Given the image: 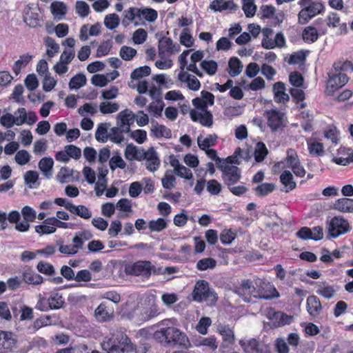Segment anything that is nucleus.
Masks as SVG:
<instances>
[{
    "label": "nucleus",
    "mask_w": 353,
    "mask_h": 353,
    "mask_svg": "<svg viewBox=\"0 0 353 353\" xmlns=\"http://www.w3.org/2000/svg\"><path fill=\"white\" fill-rule=\"evenodd\" d=\"M50 8L52 14L55 17L60 16L59 19L65 16L67 12L66 5L61 1L52 2Z\"/></svg>",
    "instance_id": "c756f323"
},
{
    "label": "nucleus",
    "mask_w": 353,
    "mask_h": 353,
    "mask_svg": "<svg viewBox=\"0 0 353 353\" xmlns=\"http://www.w3.org/2000/svg\"><path fill=\"white\" fill-rule=\"evenodd\" d=\"M329 80L327 82V90L329 92L333 93L339 88L343 86L348 81V77L343 73H328Z\"/></svg>",
    "instance_id": "9b49d317"
},
{
    "label": "nucleus",
    "mask_w": 353,
    "mask_h": 353,
    "mask_svg": "<svg viewBox=\"0 0 353 353\" xmlns=\"http://www.w3.org/2000/svg\"><path fill=\"white\" fill-rule=\"evenodd\" d=\"M334 208L343 212H353V199H339L334 203Z\"/></svg>",
    "instance_id": "a878e982"
},
{
    "label": "nucleus",
    "mask_w": 353,
    "mask_h": 353,
    "mask_svg": "<svg viewBox=\"0 0 353 353\" xmlns=\"http://www.w3.org/2000/svg\"><path fill=\"white\" fill-rule=\"evenodd\" d=\"M96 317L101 321H105L110 316V312L107 310L105 303H101L94 311Z\"/></svg>",
    "instance_id": "c03bdc74"
},
{
    "label": "nucleus",
    "mask_w": 353,
    "mask_h": 353,
    "mask_svg": "<svg viewBox=\"0 0 353 353\" xmlns=\"http://www.w3.org/2000/svg\"><path fill=\"white\" fill-rule=\"evenodd\" d=\"M37 268L39 272L46 275H53L55 273L53 265L44 261L39 262Z\"/></svg>",
    "instance_id": "864d4df0"
},
{
    "label": "nucleus",
    "mask_w": 353,
    "mask_h": 353,
    "mask_svg": "<svg viewBox=\"0 0 353 353\" xmlns=\"http://www.w3.org/2000/svg\"><path fill=\"white\" fill-rule=\"evenodd\" d=\"M280 181L285 186V192H288L294 190L296 186V182L294 181L293 176L289 170H284L280 175Z\"/></svg>",
    "instance_id": "4be33fe9"
},
{
    "label": "nucleus",
    "mask_w": 353,
    "mask_h": 353,
    "mask_svg": "<svg viewBox=\"0 0 353 353\" xmlns=\"http://www.w3.org/2000/svg\"><path fill=\"white\" fill-rule=\"evenodd\" d=\"M101 347L103 350L108 353L128 351L132 348L130 340L123 334H121L120 339H119V336L117 337L112 336L108 341H104L101 343Z\"/></svg>",
    "instance_id": "20e7f679"
},
{
    "label": "nucleus",
    "mask_w": 353,
    "mask_h": 353,
    "mask_svg": "<svg viewBox=\"0 0 353 353\" xmlns=\"http://www.w3.org/2000/svg\"><path fill=\"white\" fill-rule=\"evenodd\" d=\"M236 234L230 230H224L220 235V240L223 244H230L235 239Z\"/></svg>",
    "instance_id": "338daca9"
},
{
    "label": "nucleus",
    "mask_w": 353,
    "mask_h": 353,
    "mask_svg": "<svg viewBox=\"0 0 353 353\" xmlns=\"http://www.w3.org/2000/svg\"><path fill=\"white\" fill-rule=\"evenodd\" d=\"M234 292L239 296L243 297L245 302L251 301V296L256 299H262L270 300L274 297H279V292L275 288H273L272 294H268L265 292L256 290L254 286L252 281L250 279H244L241 281L240 286L236 287Z\"/></svg>",
    "instance_id": "f03ea898"
},
{
    "label": "nucleus",
    "mask_w": 353,
    "mask_h": 353,
    "mask_svg": "<svg viewBox=\"0 0 353 353\" xmlns=\"http://www.w3.org/2000/svg\"><path fill=\"white\" fill-rule=\"evenodd\" d=\"M216 265V261L212 258H204L196 263V269L200 271L214 269Z\"/></svg>",
    "instance_id": "c9c22d12"
},
{
    "label": "nucleus",
    "mask_w": 353,
    "mask_h": 353,
    "mask_svg": "<svg viewBox=\"0 0 353 353\" xmlns=\"http://www.w3.org/2000/svg\"><path fill=\"white\" fill-rule=\"evenodd\" d=\"M307 311L310 315L316 316L322 310L319 299L314 295L309 296L306 301Z\"/></svg>",
    "instance_id": "6ab92c4d"
},
{
    "label": "nucleus",
    "mask_w": 353,
    "mask_h": 353,
    "mask_svg": "<svg viewBox=\"0 0 353 353\" xmlns=\"http://www.w3.org/2000/svg\"><path fill=\"white\" fill-rule=\"evenodd\" d=\"M57 85V81L50 76V74H46L43 81V89L45 92L51 91Z\"/></svg>",
    "instance_id": "680f3d73"
},
{
    "label": "nucleus",
    "mask_w": 353,
    "mask_h": 353,
    "mask_svg": "<svg viewBox=\"0 0 353 353\" xmlns=\"http://www.w3.org/2000/svg\"><path fill=\"white\" fill-rule=\"evenodd\" d=\"M139 21L144 19L149 23L154 22L158 17V12L156 10L150 8H138Z\"/></svg>",
    "instance_id": "412c9836"
},
{
    "label": "nucleus",
    "mask_w": 353,
    "mask_h": 353,
    "mask_svg": "<svg viewBox=\"0 0 353 353\" xmlns=\"http://www.w3.org/2000/svg\"><path fill=\"white\" fill-rule=\"evenodd\" d=\"M212 320L210 317L203 316L201 318L196 326V331L201 334H206L208 328L211 325Z\"/></svg>",
    "instance_id": "09e8293b"
},
{
    "label": "nucleus",
    "mask_w": 353,
    "mask_h": 353,
    "mask_svg": "<svg viewBox=\"0 0 353 353\" xmlns=\"http://www.w3.org/2000/svg\"><path fill=\"white\" fill-rule=\"evenodd\" d=\"M86 77L83 73H79L71 78L69 82L70 89H79L86 83Z\"/></svg>",
    "instance_id": "7c9ffc66"
},
{
    "label": "nucleus",
    "mask_w": 353,
    "mask_h": 353,
    "mask_svg": "<svg viewBox=\"0 0 353 353\" xmlns=\"http://www.w3.org/2000/svg\"><path fill=\"white\" fill-rule=\"evenodd\" d=\"M17 125H21L26 121L27 111L24 108H18L14 113Z\"/></svg>",
    "instance_id": "13d9d810"
},
{
    "label": "nucleus",
    "mask_w": 353,
    "mask_h": 353,
    "mask_svg": "<svg viewBox=\"0 0 353 353\" xmlns=\"http://www.w3.org/2000/svg\"><path fill=\"white\" fill-rule=\"evenodd\" d=\"M77 12L81 17H85L89 14L90 7L87 3L82 1H79L76 3Z\"/></svg>",
    "instance_id": "774afa93"
},
{
    "label": "nucleus",
    "mask_w": 353,
    "mask_h": 353,
    "mask_svg": "<svg viewBox=\"0 0 353 353\" xmlns=\"http://www.w3.org/2000/svg\"><path fill=\"white\" fill-rule=\"evenodd\" d=\"M192 299L197 302H207L208 305H214L217 301L215 292L209 287L206 281L201 280L196 283L192 293Z\"/></svg>",
    "instance_id": "7ed1b4c3"
},
{
    "label": "nucleus",
    "mask_w": 353,
    "mask_h": 353,
    "mask_svg": "<svg viewBox=\"0 0 353 353\" xmlns=\"http://www.w3.org/2000/svg\"><path fill=\"white\" fill-rule=\"evenodd\" d=\"M276 188V185L272 183H263L257 185L254 188L256 195L258 196H265L272 192Z\"/></svg>",
    "instance_id": "c85d7f7f"
},
{
    "label": "nucleus",
    "mask_w": 353,
    "mask_h": 353,
    "mask_svg": "<svg viewBox=\"0 0 353 353\" xmlns=\"http://www.w3.org/2000/svg\"><path fill=\"white\" fill-rule=\"evenodd\" d=\"M119 109L117 103L102 102L99 105V110L103 114L116 112Z\"/></svg>",
    "instance_id": "a18cd8bd"
},
{
    "label": "nucleus",
    "mask_w": 353,
    "mask_h": 353,
    "mask_svg": "<svg viewBox=\"0 0 353 353\" xmlns=\"http://www.w3.org/2000/svg\"><path fill=\"white\" fill-rule=\"evenodd\" d=\"M112 48V43L110 40L103 41L97 50L96 57H101L109 53Z\"/></svg>",
    "instance_id": "e2e57ef3"
},
{
    "label": "nucleus",
    "mask_w": 353,
    "mask_h": 353,
    "mask_svg": "<svg viewBox=\"0 0 353 353\" xmlns=\"http://www.w3.org/2000/svg\"><path fill=\"white\" fill-rule=\"evenodd\" d=\"M135 114L130 110L125 109L117 116V125L121 131L128 133L130 131V125L134 123Z\"/></svg>",
    "instance_id": "9d476101"
},
{
    "label": "nucleus",
    "mask_w": 353,
    "mask_h": 353,
    "mask_svg": "<svg viewBox=\"0 0 353 353\" xmlns=\"http://www.w3.org/2000/svg\"><path fill=\"white\" fill-rule=\"evenodd\" d=\"M239 345L245 353H263L259 342L256 339H241L239 341Z\"/></svg>",
    "instance_id": "a211bd4d"
},
{
    "label": "nucleus",
    "mask_w": 353,
    "mask_h": 353,
    "mask_svg": "<svg viewBox=\"0 0 353 353\" xmlns=\"http://www.w3.org/2000/svg\"><path fill=\"white\" fill-rule=\"evenodd\" d=\"M119 17L114 13L106 15L104 19V25L109 30L116 28L119 26Z\"/></svg>",
    "instance_id": "49530a36"
},
{
    "label": "nucleus",
    "mask_w": 353,
    "mask_h": 353,
    "mask_svg": "<svg viewBox=\"0 0 353 353\" xmlns=\"http://www.w3.org/2000/svg\"><path fill=\"white\" fill-rule=\"evenodd\" d=\"M39 8H31L28 7L25 10L23 21L30 28L40 26V14Z\"/></svg>",
    "instance_id": "ddd939ff"
},
{
    "label": "nucleus",
    "mask_w": 353,
    "mask_h": 353,
    "mask_svg": "<svg viewBox=\"0 0 353 353\" xmlns=\"http://www.w3.org/2000/svg\"><path fill=\"white\" fill-rule=\"evenodd\" d=\"M152 265L148 261H138L125 265L124 272L127 275L149 278L151 275Z\"/></svg>",
    "instance_id": "39448f33"
},
{
    "label": "nucleus",
    "mask_w": 353,
    "mask_h": 353,
    "mask_svg": "<svg viewBox=\"0 0 353 353\" xmlns=\"http://www.w3.org/2000/svg\"><path fill=\"white\" fill-rule=\"evenodd\" d=\"M46 346L47 343L46 340L43 338L37 337L29 342L28 345L26 347V351L33 349H35L36 351H41L43 349L46 348Z\"/></svg>",
    "instance_id": "a19ab883"
},
{
    "label": "nucleus",
    "mask_w": 353,
    "mask_h": 353,
    "mask_svg": "<svg viewBox=\"0 0 353 353\" xmlns=\"http://www.w3.org/2000/svg\"><path fill=\"white\" fill-rule=\"evenodd\" d=\"M107 125H110V124L107 123H100L98 125L95 132V138L99 142L105 143L108 141V132Z\"/></svg>",
    "instance_id": "58836bf2"
},
{
    "label": "nucleus",
    "mask_w": 353,
    "mask_h": 353,
    "mask_svg": "<svg viewBox=\"0 0 353 353\" xmlns=\"http://www.w3.org/2000/svg\"><path fill=\"white\" fill-rule=\"evenodd\" d=\"M17 348V339L10 332L0 330V353L14 352Z\"/></svg>",
    "instance_id": "1a4fd4ad"
},
{
    "label": "nucleus",
    "mask_w": 353,
    "mask_h": 353,
    "mask_svg": "<svg viewBox=\"0 0 353 353\" xmlns=\"http://www.w3.org/2000/svg\"><path fill=\"white\" fill-rule=\"evenodd\" d=\"M145 160V167L150 172H155L160 165V159L153 147L148 150V154Z\"/></svg>",
    "instance_id": "2eb2a0df"
},
{
    "label": "nucleus",
    "mask_w": 353,
    "mask_h": 353,
    "mask_svg": "<svg viewBox=\"0 0 353 353\" xmlns=\"http://www.w3.org/2000/svg\"><path fill=\"white\" fill-rule=\"evenodd\" d=\"M241 177L240 168L233 165L227 168L224 172L222 173V178L227 186L234 185L240 180Z\"/></svg>",
    "instance_id": "f8f14e48"
},
{
    "label": "nucleus",
    "mask_w": 353,
    "mask_h": 353,
    "mask_svg": "<svg viewBox=\"0 0 353 353\" xmlns=\"http://www.w3.org/2000/svg\"><path fill=\"white\" fill-rule=\"evenodd\" d=\"M152 132L157 138L165 137L169 139L172 137L170 129L163 125L159 124L157 122H155L154 124L153 123Z\"/></svg>",
    "instance_id": "cd10ccee"
},
{
    "label": "nucleus",
    "mask_w": 353,
    "mask_h": 353,
    "mask_svg": "<svg viewBox=\"0 0 353 353\" xmlns=\"http://www.w3.org/2000/svg\"><path fill=\"white\" fill-rule=\"evenodd\" d=\"M137 50L130 46H123L119 52L120 57L125 61L132 60L137 54Z\"/></svg>",
    "instance_id": "de8ad7c7"
},
{
    "label": "nucleus",
    "mask_w": 353,
    "mask_h": 353,
    "mask_svg": "<svg viewBox=\"0 0 353 353\" xmlns=\"http://www.w3.org/2000/svg\"><path fill=\"white\" fill-rule=\"evenodd\" d=\"M327 230L330 237L336 238L350 230L349 223L343 217L334 216L330 221Z\"/></svg>",
    "instance_id": "0eeeda50"
},
{
    "label": "nucleus",
    "mask_w": 353,
    "mask_h": 353,
    "mask_svg": "<svg viewBox=\"0 0 353 353\" xmlns=\"http://www.w3.org/2000/svg\"><path fill=\"white\" fill-rule=\"evenodd\" d=\"M73 172H74L73 170L66 167H63L58 172L57 179L60 183H63L68 178L72 176Z\"/></svg>",
    "instance_id": "69168bd1"
},
{
    "label": "nucleus",
    "mask_w": 353,
    "mask_h": 353,
    "mask_svg": "<svg viewBox=\"0 0 353 353\" xmlns=\"http://www.w3.org/2000/svg\"><path fill=\"white\" fill-rule=\"evenodd\" d=\"M243 10L247 17H252L255 14L256 6L254 3V0H242Z\"/></svg>",
    "instance_id": "8fccbe9b"
},
{
    "label": "nucleus",
    "mask_w": 353,
    "mask_h": 353,
    "mask_svg": "<svg viewBox=\"0 0 353 353\" xmlns=\"http://www.w3.org/2000/svg\"><path fill=\"white\" fill-rule=\"evenodd\" d=\"M109 165L112 170H114L117 168L120 169H124L126 166V163L123 161L122 157L119 154H118L113 156L110 159Z\"/></svg>",
    "instance_id": "3c124183"
},
{
    "label": "nucleus",
    "mask_w": 353,
    "mask_h": 353,
    "mask_svg": "<svg viewBox=\"0 0 353 353\" xmlns=\"http://www.w3.org/2000/svg\"><path fill=\"white\" fill-rule=\"evenodd\" d=\"M218 137L213 134H209L203 141L201 140V136H199L197 138L198 145L201 150H206L210 146L214 145Z\"/></svg>",
    "instance_id": "2f4dec72"
},
{
    "label": "nucleus",
    "mask_w": 353,
    "mask_h": 353,
    "mask_svg": "<svg viewBox=\"0 0 353 353\" xmlns=\"http://www.w3.org/2000/svg\"><path fill=\"white\" fill-rule=\"evenodd\" d=\"M324 5L320 1H315L305 9H301L298 14V21L300 24L307 23L311 19L322 12Z\"/></svg>",
    "instance_id": "6e6552de"
},
{
    "label": "nucleus",
    "mask_w": 353,
    "mask_h": 353,
    "mask_svg": "<svg viewBox=\"0 0 353 353\" xmlns=\"http://www.w3.org/2000/svg\"><path fill=\"white\" fill-rule=\"evenodd\" d=\"M268 153L265 145L263 142H258L254 150V158L256 162H261L264 160Z\"/></svg>",
    "instance_id": "e433bc0d"
},
{
    "label": "nucleus",
    "mask_w": 353,
    "mask_h": 353,
    "mask_svg": "<svg viewBox=\"0 0 353 353\" xmlns=\"http://www.w3.org/2000/svg\"><path fill=\"white\" fill-rule=\"evenodd\" d=\"M14 115L10 113H6L0 117V123L6 128H10L16 125Z\"/></svg>",
    "instance_id": "bf43d9fd"
},
{
    "label": "nucleus",
    "mask_w": 353,
    "mask_h": 353,
    "mask_svg": "<svg viewBox=\"0 0 353 353\" xmlns=\"http://www.w3.org/2000/svg\"><path fill=\"white\" fill-rule=\"evenodd\" d=\"M217 330L222 336L223 343L226 345H232L234 343L235 336L234 331L228 325L220 324L218 325Z\"/></svg>",
    "instance_id": "aec40b11"
},
{
    "label": "nucleus",
    "mask_w": 353,
    "mask_h": 353,
    "mask_svg": "<svg viewBox=\"0 0 353 353\" xmlns=\"http://www.w3.org/2000/svg\"><path fill=\"white\" fill-rule=\"evenodd\" d=\"M147 37V32L143 28H139L134 32L132 39L134 43L141 44L145 41Z\"/></svg>",
    "instance_id": "052dcab7"
},
{
    "label": "nucleus",
    "mask_w": 353,
    "mask_h": 353,
    "mask_svg": "<svg viewBox=\"0 0 353 353\" xmlns=\"http://www.w3.org/2000/svg\"><path fill=\"white\" fill-rule=\"evenodd\" d=\"M151 69L148 65L141 66L134 69L130 74L132 80L140 79L150 74Z\"/></svg>",
    "instance_id": "79ce46f5"
},
{
    "label": "nucleus",
    "mask_w": 353,
    "mask_h": 353,
    "mask_svg": "<svg viewBox=\"0 0 353 353\" xmlns=\"http://www.w3.org/2000/svg\"><path fill=\"white\" fill-rule=\"evenodd\" d=\"M124 132L121 131V130L117 127H113L110 129V132L108 133V140L110 139L111 141L115 143H121L124 138L123 136V133Z\"/></svg>",
    "instance_id": "ea45409f"
},
{
    "label": "nucleus",
    "mask_w": 353,
    "mask_h": 353,
    "mask_svg": "<svg viewBox=\"0 0 353 353\" xmlns=\"http://www.w3.org/2000/svg\"><path fill=\"white\" fill-rule=\"evenodd\" d=\"M289 81L290 83L296 88L302 86L303 83V78L298 72H291L289 75Z\"/></svg>",
    "instance_id": "0e129e2a"
},
{
    "label": "nucleus",
    "mask_w": 353,
    "mask_h": 353,
    "mask_svg": "<svg viewBox=\"0 0 353 353\" xmlns=\"http://www.w3.org/2000/svg\"><path fill=\"white\" fill-rule=\"evenodd\" d=\"M243 70L241 61L237 57H232L228 61V73L232 77L240 74Z\"/></svg>",
    "instance_id": "bb28decb"
},
{
    "label": "nucleus",
    "mask_w": 353,
    "mask_h": 353,
    "mask_svg": "<svg viewBox=\"0 0 353 353\" xmlns=\"http://www.w3.org/2000/svg\"><path fill=\"white\" fill-rule=\"evenodd\" d=\"M265 116L268 120V125L272 132L283 130L285 126V114L276 109L266 110Z\"/></svg>",
    "instance_id": "423d86ee"
},
{
    "label": "nucleus",
    "mask_w": 353,
    "mask_h": 353,
    "mask_svg": "<svg viewBox=\"0 0 353 353\" xmlns=\"http://www.w3.org/2000/svg\"><path fill=\"white\" fill-rule=\"evenodd\" d=\"M172 40L166 37H161L159 41V56L163 59L172 53L174 49Z\"/></svg>",
    "instance_id": "4468645a"
},
{
    "label": "nucleus",
    "mask_w": 353,
    "mask_h": 353,
    "mask_svg": "<svg viewBox=\"0 0 353 353\" xmlns=\"http://www.w3.org/2000/svg\"><path fill=\"white\" fill-rule=\"evenodd\" d=\"M68 207V210L70 212L75 215H77L81 218H83L84 219H89L90 218L92 217L91 211L83 205H75L72 204L69 205V206Z\"/></svg>",
    "instance_id": "5701e85b"
},
{
    "label": "nucleus",
    "mask_w": 353,
    "mask_h": 353,
    "mask_svg": "<svg viewBox=\"0 0 353 353\" xmlns=\"http://www.w3.org/2000/svg\"><path fill=\"white\" fill-rule=\"evenodd\" d=\"M132 21H134V26L145 24L144 22L140 23L139 21L138 8L137 7H131L124 11V16L122 20V24L125 27H127L130 25V22Z\"/></svg>",
    "instance_id": "dca6fc26"
},
{
    "label": "nucleus",
    "mask_w": 353,
    "mask_h": 353,
    "mask_svg": "<svg viewBox=\"0 0 353 353\" xmlns=\"http://www.w3.org/2000/svg\"><path fill=\"white\" fill-rule=\"evenodd\" d=\"M180 42L182 45L185 47H191L194 43V40L192 39V37L190 33V30L188 28H184L183 32L180 35Z\"/></svg>",
    "instance_id": "4d7b16f0"
},
{
    "label": "nucleus",
    "mask_w": 353,
    "mask_h": 353,
    "mask_svg": "<svg viewBox=\"0 0 353 353\" xmlns=\"http://www.w3.org/2000/svg\"><path fill=\"white\" fill-rule=\"evenodd\" d=\"M276 319H275L273 322V325L274 327H280L285 325H289L293 320V317L292 316L288 315L282 312H278L276 314Z\"/></svg>",
    "instance_id": "37998d69"
},
{
    "label": "nucleus",
    "mask_w": 353,
    "mask_h": 353,
    "mask_svg": "<svg viewBox=\"0 0 353 353\" xmlns=\"http://www.w3.org/2000/svg\"><path fill=\"white\" fill-rule=\"evenodd\" d=\"M23 280L28 284L39 285L43 283V279L32 269H27L23 274Z\"/></svg>",
    "instance_id": "393cba45"
},
{
    "label": "nucleus",
    "mask_w": 353,
    "mask_h": 353,
    "mask_svg": "<svg viewBox=\"0 0 353 353\" xmlns=\"http://www.w3.org/2000/svg\"><path fill=\"white\" fill-rule=\"evenodd\" d=\"M168 227L167 221L163 218L151 220L148 223V228L151 232H159Z\"/></svg>",
    "instance_id": "f704fd0d"
},
{
    "label": "nucleus",
    "mask_w": 353,
    "mask_h": 353,
    "mask_svg": "<svg viewBox=\"0 0 353 353\" xmlns=\"http://www.w3.org/2000/svg\"><path fill=\"white\" fill-rule=\"evenodd\" d=\"M170 323L169 319L162 321L159 325L163 327L154 332V339L164 347H190L191 344L187 335L178 327L170 326Z\"/></svg>",
    "instance_id": "f257e3e1"
},
{
    "label": "nucleus",
    "mask_w": 353,
    "mask_h": 353,
    "mask_svg": "<svg viewBox=\"0 0 353 353\" xmlns=\"http://www.w3.org/2000/svg\"><path fill=\"white\" fill-rule=\"evenodd\" d=\"M274 99L276 103H285L290 100L288 94L285 92V85L281 81L275 83L273 85Z\"/></svg>",
    "instance_id": "f3484780"
},
{
    "label": "nucleus",
    "mask_w": 353,
    "mask_h": 353,
    "mask_svg": "<svg viewBox=\"0 0 353 353\" xmlns=\"http://www.w3.org/2000/svg\"><path fill=\"white\" fill-rule=\"evenodd\" d=\"M336 290L334 286L325 285L323 283V286L319 285V288L316 290L319 295L323 296L325 299H330L334 296Z\"/></svg>",
    "instance_id": "4c0bfd02"
},
{
    "label": "nucleus",
    "mask_w": 353,
    "mask_h": 353,
    "mask_svg": "<svg viewBox=\"0 0 353 353\" xmlns=\"http://www.w3.org/2000/svg\"><path fill=\"white\" fill-rule=\"evenodd\" d=\"M317 30L313 26H307L303 31V39L307 43H314L318 39Z\"/></svg>",
    "instance_id": "72a5a7b5"
},
{
    "label": "nucleus",
    "mask_w": 353,
    "mask_h": 353,
    "mask_svg": "<svg viewBox=\"0 0 353 353\" xmlns=\"http://www.w3.org/2000/svg\"><path fill=\"white\" fill-rule=\"evenodd\" d=\"M48 304L52 310H58L63 307L65 301L63 296L59 293H52L48 297Z\"/></svg>",
    "instance_id": "473e14b6"
},
{
    "label": "nucleus",
    "mask_w": 353,
    "mask_h": 353,
    "mask_svg": "<svg viewBox=\"0 0 353 353\" xmlns=\"http://www.w3.org/2000/svg\"><path fill=\"white\" fill-rule=\"evenodd\" d=\"M15 161L20 165L28 163L30 159V155L26 150L18 151L14 157Z\"/></svg>",
    "instance_id": "5fc2aeb1"
},
{
    "label": "nucleus",
    "mask_w": 353,
    "mask_h": 353,
    "mask_svg": "<svg viewBox=\"0 0 353 353\" xmlns=\"http://www.w3.org/2000/svg\"><path fill=\"white\" fill-rule=\"evenodd\" d=\"M39 168L43 174L48 179L52 176L54 161L51 157H43L39 162Z\"/></svg>",
    "instance_id": "b1692460"
},
{
    "label": "nucleus",
    "mask_w": 353,
    "mask_h": 353,
    "mask_svg": "<svg viewBox=\"0 0 353 353\" xmlns=\"http://www.w3.org/2000/svg\"><path fill=\"white\" fill-rule=\"evenodd\" d=\"M221 184L215 179H211L207 182V190L212 195H217L221 191Z\"/></svg>",
    "instance_id": "6e6d98bb"
},
{
    "label": "nucleus",
    "mask_w": 353,
    "mask_h": 353,
    "mask_svg": "<svg viewBox=\"0 0 353 353\" xmlns=\"http://www.w3.org/2000/svg\"><path fill=\"white\" fill-rule=\"evenodd\" d=\"M201 66L210 75L214 74L217 70V63L213 60L202 61Z\"/></svg>",
    "instance_id": "603ef678"
}]
</instances>
